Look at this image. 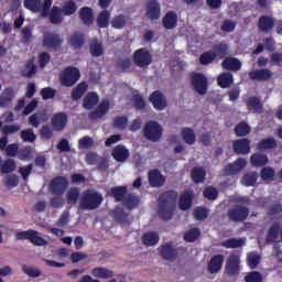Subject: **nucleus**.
<instances>
[{"label":"nucleus","instance_id":"nucleus-20","mask_svg":"<svg viewBox=\"0 0 282 282\" xmlns=\"http://www.w3.org/2000/svg\"><path fill=\"white\" fill-rule=\"evenodd\" d=\"M79 19L86 28L94 25V9L91 7H83L79 9Z\"/></svg>","mask_w":282,"mask_h":282},{"label":"nucleus","instance_id":"nucleus-48","mask_svg":"<svg viewBox=\"0 0 282 282\" xmlns=\"http://www.w3.org/2000/svg\"><path fill=\"white\" fill-rule=\"evenodd\" d=\"M140 205V197H138L135 194H128L126 199H123V206L124 208H128V210H133L137 206Z\"/></svg>","mask_w":282,"mask_h":282},{"label":"nucleus","instance_id":"nucleus-28","mask_svg":"<svg viewBox=\"0 0 282 282\" xmlns=\"http://www.w3.org/2000/svg\"><path fill=\"white\" fill-rule=\"evenodd\" d=\"M111 155L116 162H127V160H129L130 153L129 150L124 148V145L119 144L113 148Z\"/></svg>","mask_w":282,"mask_h":282},{"label":"nucleus","instance_id":"nucleus-33","mask_svg":"<svg viewBox=\"0 0 282 282\" xmlns=\"http://www.w3.org/2000/svg\"><path fill=\"white\" fill-rule=\"evenodd\" d=\"M163 23V28H165V30H173L174 28L177 26V13L173 12V11H169L162 20Z\"/></svg>","mask_w":282,"mask_h":282},{"label":"nucleus","instance_id":"nucleus-60","mask_svg":"<svg viewBox=\"0 0 282 282\" xmlns=\"http://www.w3.org/2000/svg\"><path fill=\"white\" fill-rule=\"evenodd\" d=\"M203 195L206 199H209L210 202H215V199L219 197V192L216 189V187L208 186L203 191Z\"/></svg>","mask_w":282,"mask_h":282},{"label":"nucleus","instance_id":"nucleus-61","mask_svg":"<svg viewBox=\"0 0 282 282\" xmlns=\"http://www.w3.org/2000/svg\"><path fill=\"white\" fill-rule=\"evenodd\" d=\"M127 124H129V118L127 116H118L113 120V127L121 131L127 129Z\"/></svg>","mask_w":282,"mask_h":282},{"label":"nucleus","instance_id":"nucleus-38","mask_svg":"<svg viewBox=\"0 0 282 282\" xmlns=\"http://www.w3.org/2000/svg\"><path fill=\"white\" fill-rule=\"evenodd\" d=\"M91 274L96 279H113V271L104 267L94 268Z\"/></svg>","mask_w":282,"mask_h":282},{"label":"nucleus","instance_id":"nucleus-57","mask_svg":"<svg viewBox=\"0 0 282 282\" xmlns=\"http://www.w3.org/2000/svg\"><path fill=\"white\" fill-rule=\"evenodd\" d=\"M279 232H281V225L275 224L269 228L268 235H267V241H276L279 237Z\"/></svg>","mask_w":282,"mask_h":282},{"label":"nucleus","instance_id":"nucleus-15","mask_svg":"<svg viewBox=\"0 0 282 282\" xmlns=\"http://www.w3.org/2000/svg\"><path fill=\"white\" fill-rule=\"evenodd\" d=\"M149 184L152 188H161L166 182V176L162 175L160 170H150L148 173Z\"/></svg>","mask_w":282,"mask_h":282},{"label":"nucleus","instance_id":"nucleus-49","mask_svg":"<svg viewBox=\"0 0 282 282\" xmlns=\"http://www.w3.org/2000/svg\"><path fill=\"white\" fill-rule=\"evenodd\" d=\"M245 245H246V240H243L242 238H229L221 242L223 248H228V249L241 248Z\"/></svg>","mask_w":282,"mask_h":282},{"label":"nucleus","instance_id":"nucleus-2","mask_svg":"<svg viewBox=\"0 0 282 282\" xmlns=\"http://www.w3.org/2000/svg\"><path fill=\"white\" fill-rule=\"evenodd\" d=\"M102 199V194L94 189H86L82 195L79 208H82V210H96L100 208Z\"/></svg>","mask_w":282,"mask_h":282},{"label":"nucleus","instance_id":"nucleus-50","mask_svg":"<svg viewBox=\"0 0 282 282\" xmlns=\"http://www.w3.org/2000/svg\"><path fill=\"white\" fill-rule=\"evenodd\" d=\"M129 21V18L126 17L124 14H119L112 18L111 20V26L115 30H122L123 28L127 26V22Z\"/></svg>","mask_w":282,"mask_h":282},{"label":"nucleus","instance_id":"nucleus-41","mask_svg":"<svg viewBox=\"0 0 282 282\" xmlns=\"http://www.w3.org/2000/svg\"><path fill=\"white\" fill-rule=\"evenodd\" d=\"M61 10L63 17H72L73 14H76V11L78 10V4H76V2L73 0H68L64 2Z\"/></svg>","mask_w":282,"mask_h":282},{"label":"nucleus","instance_id":"nucleus-3","mask_svg":"<svg viewBox=\"0 0 282 282\" xmlns=\"http://www.w3.org/2000/svg\"><path fill=\"white\" fill-rule=\"evenodd\" d=\"M41 17L43 19H50L53 25H61L63 23V10L61 7L54 6L52 8V0H44L42 3Z\"/></svg>","mask_w":282,"mask_h":282},{"label":"nucleus","instance_id":"nucleus-46","mask_svg":"<svg viewBox=\"0 0 282 282\" xmlns=\"http://www.w3.org/2000/svg\"><path fill=\"white\" fill-rule=\"evenodd\" d=\"M37 69L39 67L34 62H26L24 68L21 70V76H23V78H32V76L36 74Z\"/></svg>","mask_w":282,"mask_h":282},{"label":"nucleus","instance_id":"nucleus-44","mask_svg":"<svg viewBox=\"0 0 282 282\" xmlns=\"http://www.w3.org/2000/svg\"><path fill=\"white\" fill-rule=\"evenodd\" d=\"M268 162H270V159L263 153H253L250 158V163L253 166H265Z\"/></svg>","mask_w":282,"mask_h":282},{"label":"nucleus","instance_id":"nucleus-4","mask_svg":"<svg viewBox=\"0 0 282 282\" xmlns=\"http://www.w3.org/2000/svg\"><path fill=\"white\" fill-rule=\"evenodd\" d=\"M80 80V69L67 66L59 75V83L63 87H74Z\"/></svg>","mask_w":282,"mask_h":282},{"label":"nucleus","instance_id":"nucleus-22","mask_svg":"<svg viewBox=\"0 0 282 282\" xmlns=\"http://www.w3.org/2000/svg\"><path fill=\"white\" fill-rule=\"evenodd\" d=\"M226 272L228 276H235L239 274V256L230 254L227 259Z\"/></svg>","mask_w":282,"mask_h":282},{"label":"nucleus","instance_id":"nucleus-51","mask_svg":"<svg viewBox=\"0 0 282 282\" xmlns=\"http://www.w3.org/2000/svg\"><path fill=\"white\" fill-rule=\"evenodd\" d=\"M200 235L202 231L199 230V228H192L184 234L183 239L187 243H193L197 241V239H199Z\"/></svg>","mask_w":282,"mask_h":282},{"label":"nucleus","instance_id":"nucleus-11","mask_svg":"<svg viewBox=\"0 0 282 282\" xmlns=\"http://www.w3.org/2000/svg\"><path fill=\"white\" fill-rule=\"evenodd\" d=\"M149 101L156 111H164V109L169 107V101L166 100V97L160 90H154L152 94H150Z\"/></svg>","mask_w":282,"mask_h":282},{"label":"nucleus","instance_id":"nucleus-26","mask_svg":"<svg viewBox=\"0 0 282 282\" xmlns=\"http://www.w3.org/2000/svg\"><path fill=\"white\" fill-rule=\"evenodd\" d=\"M212 53L214 54L215 58H226L228 54H230V46L226 42H220L218 44H214L212 46Z\"/></svg>","mask_w":282,"mask_h":282},{"label":"nucleus","instance_id":"nucleus-9","mask_svg":"<svg viewBox=\"0 0 282 282\" xmlns=\"http://www.w3.org/2000/svg\"><path fill=\"white\" fill-rule=\"evenodd\" d=\"M192 87L199 94V96H205L206 91H208V78L202 73H194L192 75Z\"/></svg>","mask_w":282,"mask_h":282},{"label":"nucleus","instance_id":"nucleus-47","mask_svg":"<svg viewBox=\"0 0 282 282\" xmlns=\"http://www.w3.org/2000/svg\"><path fill=\"white\" fill-rule=\"evenodd\" d=\"M181 135L185 142V144H195L197 137L195 135V132L191 128H183L181 131Z\"/></svg>","mask_w":282,"mask_h":282},{"label":"nucleus","instance_id":"nucleus-7","mask_svg":"<svg viewBox=\"0 0 282 282\" xmlns=\"http://www.w3.org/2000/svg\"><path fill=\"white\" fill-rule=\"evenodd\" d=\"M250 215V208L245 205H235L227 212V217L229 221L241 223L246 221Z\"/></svg>","mask_w":282,"mask_h":282},{"label":"nucleus","instance_id":"nucleus-59","mask_svg":"<svg viewBox=\"0 0 282 282\" xmlns=\"http://www.w3.org/2000/svg\"><path fill=\"white\" fill-rule=\"evenodd\" d=\"M21 140H23V142H36V134L34 133L33 129H26V130H22L21 134H20Z\"/></svg>","mask_w":282,"mask_h":282},{"label":"nucleus","instance_id":"nucleus-40","mask_svg":"<svg viewBox=\"0 0 282 282\" xmlns=\"http://www.w3.org/2000/svg\"><path fill=\"white\" fill-rule=\"evenodd\" d=\"M110 19H111V12H109L107 9H104L97 15V28H99V29L109 28V20Z\"/></svg>","mask_w":282,"mask_h":282},{"label":"nucleus","instance_id":"nucleus-56","mask_svg":"<svg viewBox=\"0 0 282 282\" xmlns=\"http://www.w3.org/2000/svg\"><path fill=\"white\" fill-rule=\"evenodd\" d=\"M90 54L91 56L98 57L102 56L105 54V51L102 50V44L98 42V40H95L89 45Z\"/></svg>","mask_w":282,"mask_h":282},{"label":"nucleus","instance_id":"nucleus-45","mask_svg":"<svg viewBox=\"0 0 282 282\" xmlns=\"http://www.w3.org/2000/svg\"><path fill=\"white\" fill-rule=\"evenodd\" d=\"M70 45L74 50H80L85 45V34L75 32L70 35Z\"/></svg>","mask_w":282,"mask_h":282},{"label":"nucleus","instance_id":"nucleus-29","mask_svg":"<svg viewBox=\"0 0 282 282\" xmlns=\"http://www.w3.org/2000/svg\"><path fill=\"white\" fill-rule=\"evenodd\" d=\"M87 89H89V84L87 82H80L70 93L72 100L75 102L80 100L87 94Z\"/></svg>","mask_w":282,"mask_h":282},{"label":"nucleus","instance_id":"nucleus-12","mask_svg":"<svg viewBox=\"0 0 282 282\" xmlns=\"http://www.w3.org/2000/svg\"><path fill=\"white\" fill-rule=\"evenodd\" d=\"M111 107V102L108 99H102L100 104L88 113L89 120H100L105 118L107 113H109V109Z\"/></svg>","mask_w":282,"mask_h":282},{"label":"nucleus","instance_id":"nucleus-43","mask_svg":"<svg viewBox=\"0 0 282 282\" xmlns=\"http://www.w3.org/2000/svg\"><path fill=\"white\" fill-rule=\"evenodd\" d=\"M192 181L194 184H204L206 181V170L204 167H194L192 170Z\"/></svg>","mask_w":282,"mask_h":282},{"label":"nucleus","instance_id":"nucleus-63","mask_svg":"<svg viewBox=\"0 0 282 282\" xmlns=\"http://www.w3.org/2000/svg\"><path fill=\"white\" fill-rule=\"evenodd\" d=\"M245 282H263V275L259 271H251L246 274Z\"/></svg>","mask_w":282,"mask_h":282},{"label":"nucleus","instance_id":"nucleus-64","mask_svg":"<svg viewBox=\"0 0 282 282\" xmlns=\"http://www.w3.org/2000/svg\"><path fill=\"white\" fill-rule=\"evenodd\" d=\"M18 158L22 162H28V160H30L32 158V147L28 145V147L21 149L20 151H18Z\"/></svg>","mask_w":282,"mask_h":282},{"label":"nucleus","instance_id":"nucleus-35","mask_svg":"<svg viewBox=\"0 0 282 282\" xmlns=\"http://www.w3.org/2000/svg\"><path fill=\"white\" fill-rule=\"evenodd\" d=\"M141 240L143 246H156L160 242V235L155 231H149L142 235Z\"/></svg>","mask_w":282,"mask_h":282},{"label":"nucleus","instance_id":"nucleus-52","mask_svg":"<svg viewBox=\"0 0 282 282\" xmlns=\"http://www.w3.org/2000/svg\"><path fill=\"white\" fill-rule=\"evenodd\" d=\"M259 180V174L257 172H248L241 178V184L243 186H254Z\"/></svg>","mask_w":282,"mask_h":282},{"label":"nucleus","instance_id":"nucleus-54","mask_svg":"<svg viewBox=\"0 0 282 282\" xmlns=\"http://www.w3.org/2000/svg\"><path fill=\"white\" fill-rule=\"evenodd\" d=\"M0 171L4 175L17 171V162H14V159H7L3 163H1Z\"/></svg>","mask_w":282,"mask_h":282},{"label":"nucleus","instance_id":"nucleus-5","mask_svg":"<svg viewBox=\"0 0 282 282\" xmlns=\"http://www.w3.org/2000/svg\"><path fill=\"white\" fill-rule=\"evenodd\" d=\"M163 131L162 126L158 121H148L143 127V135L150 142H160Z\"/></svg>","mask_w":282,"mask_h":282},{"label":"nucleus","instance_id":"nucleus-37","mask_svg":"<svg viewBox=\"0 0 282 282\" xmlns=\"http://www.w3.org/2000/svg\"><path fill=\"white\" fill-rule=\"evenodd\" d=\"M217 83L221 87V89H228L235 83V77L231 73H221L217 77Z\"/></svg>","mask_w":282,"mask_h":282},{"label":"nucleus","instance_id":"nucleus-16","mask_svg":"<svg viewBox=\"0 0 282 282\" xmlns=\"http://www.w3.org/2000/svg\"><path fill=\"white\" fill-rule=\"evenodd\" d=\"M61 45H63V40L61 35L57 33L48 32L44 35L43 46L52 50H59Z\"/></svg>","mask_w":282,"mask_h":282},{"label":"nucleus","instance_id":"nucleus-25","mask_svg":"<svg viewBox=\"0 0 282 282\" xmlns=\"http://www.w3.org/2000/svg\"><path fill=\"white\" fill-rule=\"evenodd\" d=\"M246 106L248 111L252 113H263V104L261 99L257 96H251L246 100Z\"/></svg>","mask_w":282,"mask_h":282},{"label":"nucleus","instance_id":"nucleus-17","mask_svg":"<svg viewBox=\"0 0 282 282\" xmlns=\"http://www.w3.org/2000/svg\"><path fill=\"white\" fill-rule=\"evenodd\" d=\"M274 74L268 68L256 69L249 73L250 80H259L265 83L272 78Z\"/></svg>","mask_w":282,"mask_h":282},{"label":"nucleus","instance_id":"nucleus-14","mask_svg":"<svg viewBox=\"0 0 282 282\" xmlns=\"http://www.w3.org/2000/svg\"><path fill=\"white\" fill-rule=\"evenodd\" d=\"M246 164H248V161L239 158L234 163L227 164L224 169V173L225 175H239V173L246 169Z\"/></svg>","mask_w":282,"mask_h":282},{"label":"nucleus","instance_id":"nucleus-30","mask_svg":"<svg viewBox=\"0 0 282 282\" xmlns=\"http://www.w3.org/2000/svg\"><path fill=\"white\" fill-rule=\"evenodd\" d=\"M113 219L115 221H118V224L129 225L133 221V216H129V214L124 212V208L118 206L113 210Z\"/></svg>","mask_w":282,"mask_h":282},{"label":"nucleus","instance_id":"nucleus-23","mask_svg":"<svg viewBox=\"0 0 282 282\" xmlns=\"http://www.w3.org/2000/svg\"><path fill=\"white\" fill-rule=\"evenodd\" d=\"M234 152L237 155H248L250 153V140L243 138L234 141Z\"/></svg>","mask_w":282,"mask_h":282},{"label":"nucleus","instance_id":"nucleus-32","mask_svg":"<svg viewBox=\"0 0 282 282\" xmlns=\"http://www.w3.org/2000/svg\"><path fill=\"white\" fill-rule=\"evenodd\" d=\"M178 206L181 210H189L193 206V191H185L178 200Z\"/></svg>","mask_w":282,"mask_h":282},{"label":"nucleus","instance_id":"nucleus-10","mask_svg":"<svg viewBox=\"0 0 282 282\" xmlns=\"http://www.w3.org/2000/svg\"><path fill=\"white\" fill-rule=\"evenodd\" d=\"M69 186V181L65 176H56L52 178L50 183V191L53 195H65V191H67Z\"/></svg>","mask_w":282,"mask_h":282},{"label":"nucleus","instance_id":"nucleus-36","mask_svg":"<svg viewBox=\"0 0 282 282\" xmlns=\"http://www.w3.org/2000/svg\"><path fill=\"white\" fill-rule=\"evenodd\" d=\"M127 193V186H115L110 189V197H113L115 202H124Z\"/></svg>","mask_w":282,"mask_h":282},{"label":"nucleus","instance_id":"nucleus-21","mask_svg":"<svg viewBox=\"0 0 282 282\" xmlns=\"http://www.w3.org/2000/svg\"><path fill=\"white\" fill-rule=\"evenodd\" d=\"M162 259L165 261H175L177 259V249L173 248V242H167L160 248Z\"/></svg>","mask_w":282,"mask_h":282},{"label":"nucleus","instance_id":"nucleus-62","mask_svg":"<svg viewBox=\"0 0 282 282\" xmlns=\"http://www.w3.org/2000/svg\"><path fill=\"white\" fill-rule=\"evenodd\" d=\"M94 147V138L85 135L78 140V149H91Z\"/></svg>","mask_w":282,"mask_h":282},{"label":"nucleus","instance_id":"nucleus-39","mask_svg":"<svg viewBox=\"0 0 282 282\" xmlns=\"http://www.w3.org/2000/svg\"><path fill=\"white\" fill-rule=\"evenodd\" d=\"M13 99L14 90L12 88H6L0 96V107H9Z\"/></svg>","mask_w":282,"mask_h":282},{"label":"nucleus","instance_id":"nucleus-58","mask_svg":"<svg viewBox=\"0 0 282 282\" xmlns=\"http://www.w3.org/2000/svg\"><path fill=\"white\" fill-rule=\"evenodd\" d=\"M80 197V189L78 187H72L66 196L68 204H77L78 198Z\"/></svg>","mask_w":282,"mask_h":282},{"label":"nucleus","instance_id":"nucleus-53","mask_svg":"<svg viewBox=\"0 0 282 282\" xmlns=\"http://www.w3.org/2000/svg\"><path fill=\"white\" fill-rule=\"evenodd\" d=\"M275 175H276V172L271 166H264L260 171V177L262 182H272Z\"/></svg>","mask_w":282,"mask_h":282},{"label":"nucleus","instance_id":"nucleus-55","mask_svg":"<svg viewBox=\"0 0 282 282\" xmlns=\"http://www.w3.org/2000/svg\"><path fill=\"white\" fill-rule=\"evenodd\" d=\"M24 8L34 13L41 12L43 10V6H41V0H24Z\"/></svg>","mask_w":282,"mask_h":282},{"label":"nucleus","instance_id":"nucleus-27","mask_svg":"<svg viewBox=\"0 0 282 282\" xmlns=\"http://www.w3.org/2000/svg\"><path fill=\"white\" fill-rule=\"evenodd\" d=\"M221 67L226 72H239L241 69V61L236 57H226L221 63Z\"/></svg>","mask_w":282,"mask_h":282},{"label":"nucleus","instance_id":"nucleus-8","mask_svg":"<svg viewBox=\"0 0 282 282\" xmlns=\"http://www.w3.org/2000/svg\"><path fill=\"white\" fill-rule=\"evenodd\" d=\"M132 61L138 67H149L153 63V55L147 47H141L134 51Z\"/></svg>","mask_w":282,"mask_h":282},{"label":"nucleus","instance_id":"nucleus-19","mask_svg":"<svg viewBox=\"0 0 282 282\" xmlns=\"http://www.w3.org/2000/svg\"><path fill=\"white\" fill-rule=\"evenodd\" d=\"M98 102H100V96L96 91L87 93L83 98V108L84 109H96L98 107Z\"/></svg>","mask_w":282,"mask_h":282},{"label":"nucleus","instance_id":"nucleus-13","mask_svg":"<svg viewBox=\"0 0 282 282\" xmlns=\"http://www.w3.org/2000/svg\"><path fill=\"white\" fill-rule=\"evenodd\" d=\"M162 14V8L160 7V2L158 0H149L145 6V17L150 19V21H158Z\"/></svg>","mask_w":282,"mask_h":282},{"label":"nucleus","instance_id":"nucleus-42","mask_svg":"<svg viewBox=\"0 0 282 282\" xmlns=\"http://www.w3.org/2000/svg\"><path fill=\"white\" fill-rule=\"evenodd\" d=\"M250 131H252V128H250V124H248L246 121H240L234 129L237 138H246Z\"/></svg>","mask_w":282,"mask_h":282},{"label":"nucleus","instance_id":"nucleus-31","mask_svg":"<svg viewBox=\"0 0 282 282\" xmlns=\"http://www.w3.org/2000/svg\"><path fill=\"white\" fill-rule=\"evenodd\" d=\"M52 126L56 131H63L67 127V113L58 112L52 118Z\"/></svg>","mask_w":282,"mask_h":282},{"label":"nucleus","instance_id":"nucleus-24","mask_svg":"<svg viewBox=\"0 0 282 282\" xmlns=\"http://www.w3.org/2000/svg\"><path fill=\"white\" fill-rule=\"evenodd\" d=\"M224 268V256L216 254L208 262L207 270L210 274H217Z\"/></svg>","mask_w":282,"mask_h":282},{"label":"nucleus","instance_id":"nucleus-34","mask_svg":"<svg viewBox=\"0 0 282 282\" xmlns=\"http://www.w3.org/2000/svg\"><path fill=\"white\" fill-rule=\"evenodd\" d=\"M276 139L274 137H269L267 139H262L257 144L258 151H270L272 149H276L278 147Z\"/></svg>","mask_w":282,"mask_h":282},{"label":"nucleus","instance_id":"nucleus-6","mask_svg":"<svg viewBox=\"0 0 282 282\" xmlns=\"http://www.w3.org/2000/svg\"><path fill=\"white\" fill-rule=\"evenodd\" d=\"M15 240L17 241H30V243H33V246H47L50 243L45 238L40 237L39 231L34 229H29L25 231H19L15 234Z\"/></svg>","mask_w":282,"mask_h":282},{"label":"nucleus","instance_id":"nucleus-1","mask_svg":"<svg viewBox=\"0 0 282 282\" xmlns=\"http://www.w3.org/2000/svg\"><path fill=\"white\" fill-rule=\"evenodd\" d=\"M175 202H177V192L170 189L160 194L158 199V215L160 219L163 221L173 219V214L175 213Z\"/></svg>","mask_w":282,"mask_h":282},{"label":"nucleus","instance_id":"nucleus-18","mask_svg":"<svg viewBox=\"0 0 282 282\" xmlns=\"http://www.w3.org/2000/svg\"><path fill=\"white\" fill-rule=\"evenodd\" d=\"M275 21L274 18L269 15H261L258 20V30L263 34H268L271 30H274Z\"/></svg>","mask_w":282,"mask_h":282}]
</instances>
